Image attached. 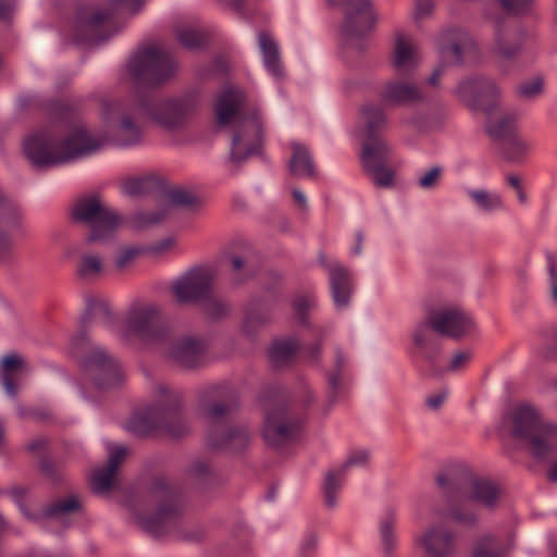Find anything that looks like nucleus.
I'll use <instances>...</instances> for the list:
<instances>
[{
  "mask_svg": "<svg viewBox=\"0 0 557 557\" xmlns=\"http://www.w3.org/2000/svg\"><path fill=\"white\" fill-rule=\"evenodd\" d=\"M299 344L294 338H282L273 342L269 351L272 364L276 368L288 364L295 357Z\"/></svg>",
  "mask_w": 557,
  "mask_h": 557,
  "instance_id": "34",
  "label": "nucleus"
},
{
  "mask_svg": "<svg viewBox=\"0 0 557 557\" xmlns=\"http://www.w3.org/2000/svg\"><path fill=\"white\" fill-rule=\"evenodd\" d=\"M82 508L77 496L72 495L64 499L57 500L44 510L46 518H61L62 516L78 512Z\"/></svg>",
  "mask_w": 557,
  "mask_h": 557,
  "instance_id": "36",
  "label": "nucleus"
},
{
  "mask_svg": "<svg viewBox=\"0 0 557 557\" xmlns=\"http://www.w3.org/2000/svg\"><path fill=\"white\" fill-rule=\"evenodd\" d=\"M314 298L311 296H299L293 302V309L302 322L306 319L307 312L314 306Z\"/></svg>",
  "mask_w": 557,
  "mask_h": 557,
  "instance_id": "56",
  "label": "nucleus"
},
{
  "mask_svg": "<svg viewBox=\"0 0 557 557\" xmlns=\"http://www.w3.org/2000/svg\"><path fill=\"white\" fill-rule=\"evenodd\" d=\"M1 381H2V385L5 389V392L8 393V395L15 396L17 393V387L14 382L13 375L1 374Z\"/></svg>",
  "mask_w": 557,
  "mask_h": 557,
  "instance_id": "63",
  "label": "nucleus"
},
{
  "mask_svg": "<svg viewBox=\"0 0 557 557\" xmlns=\"http://www.w3.org/2000/svg\"><path fill=\"white\" fill-rule=\"evenodd\" d=\"M103 271V263L100 257L96 255L82 253L77 261L76 274L84 281H94L98 278Z\"/></svg>",
  "mask_w": 557,
  "mask_h": 557,
  "instance_id": "35",
  "label": "nucleus"
},
{
  "mask_svg": "<svg viewBox=\"0 0 557 557\" xmlns=\"http://www.w3.org/2000/svg\"><path fill=\"white\" fill-rule=\"evenodd\" d=\"M315 547H317V537L314 535H310L309 537L306 539V541L304 542V544L301 546V554L305 557H309L314 552Z\"/></svg>",
  "mask_w": 557,
  "mask_h": 557,
  "instance_id": "64",
  "label": "nucleus"
},
{
  "mask_svg": "<svg viewBox=\"0 0 557 557\" xmlns=\"http://www.w3.org/2000/svg\"><path fill=\"white\" fill-rule=\"evenodd\" d=\"M500 7L509 14L520 15L532 10L534 0H497Z\"/></svg>",
  "mask_w": 557,
  "mask_h": 557,
  "instance_id": "52",
  "label": "nucleus"
},
{
  "mask_svg": "<svg viewBox=\"0 0 557 557\" xmlns=\"http://www.w3.org/2000/svg\"><path fill=\"white\" fill-rule=\"evenodd\" d=\"M522 50L521 36L518 30L505 23H497L491 53L499 66H506L517 61L521 57Z\"/></svg>",
  "mask_w": 557,
  "mask_h": 557,
  "instance_id": "21",
  "label": "nucleus"
},
{
  "mask_svg": "<svg viewBox=\"0 0 557 557\" xmlns=\"http://www.w3.org/2000/svg\"><path fill=\"white\" fill-rule=\"evenodd\" d=\"M430 557H453L456 535L441 527L429 528L418 540Z\"/></svg>",
  "mask_w": 557,
  "mask_h": 557,
  "instance_id": "25",
  "label": "nucleus"
},
{
  "mask_svg": "<svg viewBox=\"0 0 557 557\" xmlns=\"http://www.w3.org/2000/svg\"><path fill=\"white\" fill-rule=\"evenodd\" d=\"M539 354L546 360L557 361V329H553L545 334Z\"/></svg>",
  "mask_w": 557,
  "mask_h": 557,
  "instance_id": "48",
  "label": "nucleus"
},
{
  "mask_svg": "<svg viewBox=\"0 0 557 557\" xmlns=\"http://www.w3.org/2000/svg\"><path fill=\"white\" fill-rule=\"evenodd\" d=\"M168 197L171 203H173L176 207L194 208L195 206L198 205L197 197L186 189H171L168 193Z\"/></svg>",
  "mask_w": 557,
  "mask_h": 557,
  "instance_id": "44",
  "label": "nucleus"
},
{
  "mask_svg": "<svg viewBox=\"0 0 557 557\" xmlns=\"http://www.w3.org/2000/svg\"><path fill=\"white\" fill-rule=\"evenodd\" d=\"M292 157L288 162L289 172L294 176L313 178L315 168L312 157L307 147L294 143L292 145Z\"/></svg>",
  "mask_w": 557,
  "mask_h": 557,
  "instance_id": "32",
  "label": "nucleus"
},
{
  "mask_svg": "<svg viewBox=\"0 0 557 557\" xmlns=\"http://www.w3.org/2000/svg\"><path fill=\"white\" fill-rule=\"evenodd\" d=\"M381 100L389 106H408L422 102L425 98L417 84L409 79L395 78L385 83Z\"/></svg>",
  "mask_w": 557,
  "mask_h": 557,
  "instance_id": "23",
  "label": "nucleus"
},
{
  "mask_svg": "<svg viewBox=\"0 0 557 557\" xmlns=\"http://www.w3.org/2000/svg\"><path fill=\"white\" fill-rule=\"evenodd\" d=\"M320 263L327 269L334 302L338 307H345L349 302L351 282L347 269L341 263L329 264L324 253L319 255Z\"/></svg>",
  "mask_w": 557,
  "mask_h": 557,
  "instance_id": "31",
  "label": "nucleus"
},
{
  "mask_svg": "<svg viewBox=\"0 0 557 557\" xmlns=\"http://www.w3.org/2000/svg\"><path fill=\"white\" fill-rule=\"evenodd\" d=\"M369 459V454L366 450H358L352 453L346 462L337 471L327 472L324 484V502L329 508H334L337 504V493L339 492L346 471L352 466L366 465Z\"/></svg>",
  "mask_w": 557,
  "mask_h": 557,
  "instance_id": "29",
  "label": "nucleus"
},
{
  "mask_svg": "<svg viewBox=\"0 0 557 557\" xmlns=\"http://www.w3.org/2000/svg\"><path fill=\"white\" fill-rule=\"evenodd\" d=\"M166 216L164 210L141 211L134 215V223L137 227H148L162 222Z\"/></svg>",
  "mask_w": 557,
  "mask_h": 557,
  "instance_id": "49",
  "label": "nucleus"
},
{
  "mask_svg": "<svg viewBox=\"0 0 557 557\" xmlns=\"http://www.w3.org/2000/svg\"><path fill=\"white\" fill-rule=\"evenodd\" d=\"M471 359V352L469 351H457L448 366V371L456 372L466 367V364Z\"/></svg>",
  "mask_w": 557,
  "mask_h": 557,
  "instance_id": "59",
  "label": "nucleus"
},
{
  "mask_svg": "<svg viewBox=\"0 0 557 557\" xmlns=\"http://www.w3.org/2000/svg\"><path fill=\"white\" fill-rule=\"evenodd\" d=\"M528 148L529 145L515 134L509 139H506L504 153L509 160L513 161L522 157L527 152Z\"/></svg>",
  "mask_w": 557,
  "mask_h": 557,
  "instance_id": "46",
  "label": "nucleus"
},
{
  "mask_svg": "<svg viewBox=\"0 0 557 557\" xmlns=\"http://www.w3.org/2000/svg\"><path fill=\"white\" fill-rule=\"evenodd\" d=\"M268 321H269L268 317H260L256 312H248L245 318L243 327H244L245 333L250 335L253 333V331L258 326L263 325Z\"/></svg>",
  "mask_w": 557,
  "mask_h": 557,
  "instance_id": "58",
  "label": "nucleus"
},
{
  "mask_svg": "<svg viewBox=\"0 0 557 557\" xmlns=\"http://www.w3.org/2000/svg\"><path fill=\"white\" fill-rule=\"evenodd\" d=\"M71 215L74 222L89 227L90 232L85 238L86 244L107 240L120 223L119 214L104 206L96 195L77 199Z\"/></svg>",
  "mask_w": 557,
  "mask_h": 557,
  "instance_id": "9",
  "label": "nucleus"
},
{
  "mask_svg": "<svg viewBox=\"0 0 557 557\" xmlns=\"http://www.w3.org/2000/svg\"><path fill=\"white\" fill-rule=\"evenodd\" d=\"M447 42L441 45V54L444 63L440 64L431 74L428 83L437 86L441 76L446 71V63L462 64L478 55V47L472 37L462 30L453 29L446 35Z\"/></svg>",
  "mask_w": 557,
  "mask_h": 557,
  "instance_id": "17",
  "label": "nucleus"
},
{
  "mask_svg": "<svg viewBox=\"0 0 557 557\" xmlns=\"http://www.w3.org/2000/svg\"><path fill=\"white\" fill-rule=\"evenodd\" d=\"M176 64L164 49L146 47L139 50L128 63V72L138 84L159 86L172 77Z\"/></svg>",
  "mask_w": 557,
  "mask_h": 557,
  "instance_id": "11",
  "label": "nucleus"
},
{
  "mask_svg": "<svg viewBox=\"0 0 557 557\" xmlns=\"http://www.w3.org/2000/svg\"><path fill=\"white\" fill-rule=\"evenodd\" d=\"M203 300L205 313L211 319H221L230 311V306L221 299L208 296V298Z\"/></svg>",
  "mask_w": 557,
  "mask_h": 557,
  "instance_id": "47",
  "label": "nucleus"
},
{
  "mask_svg": "<svg viewBox=\"0 0 557 557\" xmlns=\"http://www.w3.org/2000/svg\"><path fill=\"white\" fill-rule=\"evenodd\" d=\"M499 94V89L495 82L483 76L463 79L456 88V95L461 100L482 107L485 106V102L488 99H496Z\"/></svg>",
  "mask_w": 557,
  "mask_h": 557,
  "instance_id": "24",
  "label": "nucleus"
},
{
  "mask_svg": "<svg viewBox=\"0 0 557 557\" xmlns=\"http://www.w3.org/2000/svg\"><path fill=\"white\" fill-rule=\"evenodd\" d=\"M177 40L186 48L194 49L205 44V36L193 28L180 29L176 32Z\"/></svg>",
  "mask_w": 557,
  "mask_h": 557,
  "instance_id": "45",
  "label": "nucleus"
},
{
  "mask_svg": "<svg viewBox=\"0 0 557 557\" xmlns=\"http://www.w3.org/2000/svg\"><path fill=\"white\" fill-rule=\"evenodd\" d=\"M487 134L498 140H506L516 134V119L512 115H505L497 121L488 122Z\"/></svg>",
  "mask_w": 557,
  "mask_h": 557,
  "instance_id": "37",
  "label": "nucleus"
},
{
  "mask_svg": "<svg viewBox=\"0 0 557 557\" xmlns=\"http://www.w3.org/2000/svg\"><path fill=\"white\" fill-rule=\"evenodd\" d=\"M246 107V96L236 87L225 88L214 106L216 124L233 128L228 157L233 173L251 156L258 154L262 146L261 121L255 112L247 115Z\"/></svg>",
  "mask_w": 557,
  "mask_h": 557,
  "instance_id": "2",
  "label": "nucleus"
},
{
  "mask_svg": "<svg viewBox=\"0 0 557 557\" xmlns=\"http://www.w3.org/2000/svg\"><path fill=\"white\" fill-rule=\"evenodd\" d=\"M232 270L237 274L235 277L236 283H242L246 278H249L255 275L256 273V267L252 263V260L250 257L245 256H236L233 255L230 258Z\"/></svg>",
  "mask_w": 557,
  "mask_h": 557,
  "instance_id": "39",
  "label": "nucleus"
},
{
  "mask_svg": "<svg viewBox=\"0 0 557 557\" xmlns=\"http://www.w3.org/2000/svg\"><path fill=\"white\" fill-rule=\"evenodd\" d=\"M548 272H549V295L553 301L557 305V269L555 262L552 258L548 261Z\"/></svg>",
  "mask_w": 557,
  "mask_h": 557,
  "instance_id": "61",
  "label": "nucleus"
},
{
  "mask_svg": "<svg viewBox=\"0 0 557 557\" xmlns=\"http://www.w3.org/2000/svg\"><path fill=\"white\" fill-rule=\"evenodd\" d=\"M360 113L366 135L361 152L363 169L377 187H389L394 180V171L389 166L392 150L381 136V132L387 127L386 115L374 103L363 104Z\"/></svg>",
  "mask_w": 557,
  "mask_h": 557,
  "instance_id": "7",
  "label": "nucleus"
},
{
  "mask_svg": "<svg viewBox=\"0 0 557 557\" xmlns=\"http://www.w3.org/2000/svg\"><path fill=\"white\" fill-rule=\"evenodd\" d=\"M144 0H109V8H91L83 10L74 29V39L77 42H99L107 36L103 27L117 12L138 13L144 7Z\"/></svg>",
  "mask_w": 557,
  "mask_h": 557,
  "instance_id": "10",
  "label": "nucleus"
},
{
  "mask_svg": "<svg viewBox=\"0 0 557 557\" xmlns=\"http://www.w3.org/2000/svg\"><path fill=\"white\" fill-rule=\"evenodd\" d=\"M422 349V357L425 362L430 366V369L434 375L440 374L441 372L435 369L436 358L440 354L441 347L438 343L433 339L431 336V332L426 335V341L424 347H419Z\"/></svg>",
  "mask_w": 557,
  "mask_h": 557,
  "instance_id": "42",
  "label": "nucleus"
},
{
  "mask_svg": "<svg viewBox=\"0 0 557 557\" xmlns=\"http://www.w3.org/2000/svg\"><path fill=\"white\" fill-rule=\"evenodd\" d=\"M543 85V79L541 77H535L531 81L521 83L517 87V94L523 99H534L542 94Z\"/></svg>",
  "mask_w": 557,
  "mask_h": 557,
  "instance_id": "50",
  "label": "nucleus"
},
{
  "mask_svg": "<svg viewBox=\"0 0 557 557\" xmlns=\"http://www.w3.org/2000/svg\"><path fill=\"white\" fill-rule=\"evenodd\" d=\"M523 445L533 458L544 460L557 451V425L545 421Z\"/></svg>",
  "mask_w": 557,
  "mask_h": 557,
  "instance_id": "30",
  "label": "nucleus"
},
{
  "mask_svg": "<svg viewBox=\"0 0 557 557\" xmlns=\"http://www.w3.org/2000/svg\"><path fill=\"white\" fill-rule=\"evenodd\" d=\"M21 213L17 205L0 190V260L5 259L12 248L10 233L18 227Z\"/></svg>",
  "mask_w": 557,
  "mask_h": 557,
  "instance_id": "26",
  "label": "nucleus"
},
{
  "mask_svg": "<svg viewBox=\"0 0 557 557\" xmlns=\"http://www.w3.org/2000/svg\"><path fill=\"white\" fill-rule=\"evenodd\" d=\"M212 276L209 271L197 268L176 280L172 287L175 300L182 305L202 301L210 296Z\"/></svg>",
  "mask_w": 557,
  "mask_h": 557,
  "instance_id": "19",
  "label": "nucleus"
},
{
  "mask_svg": "<svg viewBox=\"0 0 557 557\" xmlns=\"http://www.w3.org/2000/svg\"><path fill=\"white\" fill-rule=\"evenodd\" d=\"M442 168L436 165L431 168L426 173H424L418 181V184L423 189L434 188L441 176H442Z\"/></svg>",
  "mask_w": 557,
  "mask_h": 557,
  "instance_id": "55",
  "label": "nucleus"
},
{
  "mask_svg": "<svg viewBox=\"0 0 557 557\" xmlns=\"http://www.w3.org/2000/svg\"><path fill=\"white\" fill-rule=\"evenodd\" d=\"M469 196L476 206L485 211H491L502 207V199L497 195H492L486 190H471Z\"/></svg>",
  "mask_w": 557,
  "mask_h": 557,
  "instance_id": "40",
  "label": "nucleus"
},
{
  "mask_svg": "<svg viewBox=\"0 0 557 557\" xmlns=\"http://www.w3.org/2000/svg\"><path fill=\"white\" fill-rule=\"evenodd\" d=\"M447 396H448V391L443 389V391L438 392L437 394L429 396L425 399V404L430 409L437 410L443 406Z\"/></svg>",
  "mask_w": 557,
  "mask_h": 557,
  "instance_id": "62",
  "label": "nucleus"
},
{
  "mask_svg": "<svg viewBox=\"0 0 557 557\" xmlns=\"http://www.w3.org/2000/svg\"><path fill=\"white\" fill-rule=\"evenodd\" d=\"M258 38L267 69L275 76L281 75L282 67L277 44L273 37L265 32H260Z\"/></svg>",
  "mask_w": 557,
  "mask_h": 557,
  "instance_id": "33",
  "label": "nucleus"
},
{
  "mask_svg": "<svg viewBox=\"0 0 557 557\" xmlns=\"http://www.w3.org/2000/svg\"><path fill=\"white\" fill-rule=\"evenodd\" d=\"M395 518L393 515H388L382 522H381V536L382 542L384 545V550L387 556L391 555L394 546H395V539L393 535V529H394Z\"/></svg>",
  "mask_w": 557,
  "mask_h": 557,
  "instance_id": "51",
  "label": "nucleus"
},
{
  "mask_svg": "<svg viewBox=\"0 0 557 557\" xmlns=\"http://www.w3.org/2000/svg\"><path fill=\"white\" fill-rule=\"evenodd\" d=\"M430 329L441 335L460 338L472 332L474 323L467 313L457 308L432 311L413 332V342L417 347H424Z\"/></svg>",
  "mask_w": 557,
  "mask_h": 557,
  "instance_id": "13",
  "label": "nucleus"
},
{
  "mask_svg": "<svg viewBox=\"0 0 557 557\" xmlns=\"http://www.w3.org/2000/svg\"><path fill=\"white\" fill-rule=\"evenodd\" d=\"M346 358L341 348L335 351V370L329 375L330 397L334 398L341 385L342 373L346 366Z\"/></svg>",
  "mask_w": 557,
  "mask_h": 557,
  "instance_id": "41",
  "label": "nucleus"
},
{
  "mask_svg": "<svg viewBox=\"0 0 557 557\" xmlns=\"http://www.w3.org/2000/svg\"><path fill=\"white\" fill-rule=\"evenodd\" d=\"M236 408L235 398L225 395L222 388L205 391L200 410L209 426L207 441L211 448L237 453L249 446L251 433L246 425L225 423Z\"/></svg>",
  "mask_w": 557,
  "mask_h": 557,
  "instance_id": "3",
  "label": "nucleus"
},
{
  "mask_svg": "<svg viewBox=\"0 0 557 557\" xmlns=\"http://www.w3.org/2000/svg\"><path fill=\"white\" fill-rule=\"evenodd\" d=\"M114 317L109 304L100 298H88L86 309L82 318V331L73 338L72 344L77 350H85L89 344L87 339V329L91 326L110 327L113 324Z\"/></svg>",
  "mask_w": 557,
  "mask_h": 557,
  "instance_id": "20",
  "label": "nucleus"
},
{
  "mask_svg": "<svg viewBox=\"0 0 557 557\" xmlns=\"http://www.w3.org/2000/svg\"><path fill=\"white\" fill-rule=\"evenodd\" d=\"M147 504L156 505L152 515H136V522L153 536L165 534L175 527L183 512L180 494L164 479H154L147 493Z\"/></svg>",
  "mask_w": 557,
  "mask_h": 557,
  "instance_id": "8",
  "label": "nucleus"
},
{
  "mask_svg": "<svg viewBox=\"0 0 557 557\" xmlns=\"http://www.w3.org/2000/svg\"><path fill=\"white\" fill-rule=\"evenodd\" d=\"M504 553L497 539L486 535L475 542L471 557H502Z\"/></svg>",
  "mask_w": 557,
  "mask_h": 557,
  "instance_id": "38",
  "label": "nucleus"
},
{
  "mask_svg": "<svg viewBox=\"0 0 557 557\" xmlns=\"http://www.w3.org/2000/svg\"><path fill=\"white\" fill-rule=\"evenodd\" d=\"M140 250L135 247H124L120 250L114 265L116 270L123 271L139 256Z\"/></svg>",
  "mask_w": 557,
  "mask_h": 557,
  "instance_id": "53",
  "label": "nucleus"
},
{
  "mask_svg": "<svg viewBox=\"0 0 557 557\" xmlns=\"http://www.w3.org/2000/svg\"><path fill=\"white\" fill-rule=\"evenodd\" d=\"M2 373L13 375V372L23 367V359L16 354H11L2 359Z\"/></svg>",
  "mask_w": 557,
  "mask_h": 557,
  "instance_id": "57",
  "label": "nucleus"
},
{
  "mask_svg": "<svg viewBox=\"0 0 557 557\" xmlns=\"http://www.w3.org/2000/svg\"><path fill=\"white\" fill-rule=\"evenodd\" d=\"M159 400L135 412L127 421V430L136 436L168 435L182 437L189 432V424L182 409V394L166 386L157 389Z\"/></svg>",
  "mask_w": 557,
  "mask_h": 557,
  "instance_id": "5",
  "label": "nucleus"
},
{
  "mask_svg": "<svg viewBox=\"0 0 557 557\" xmlns=\"http://www.w3.org/2000/svg\"><path fill=\"white\" fill-rule=\"evenodd\" d=\"M195 110L196 103L190 99L154 100L143 97L132 102H106L102 117L108 123H116V140L121 146H133L141 141V120L145 115L163 128L175 129L182 127Z\"/></svg>",
  "mask_w": 557,
  "mask_h": 557,
  "instance_id": "1",
  "label": "nucleus"
},
{
  "mask_svg": "<svg viewBox=\"0 0 557 557\" xmlns=\"http://www.w3.org/2000/svg\"><path fill=\"white\" fill-rule=\"evenodd\" d=\"M434 9L432 0H416L414 2V18L422 20L429 16Z\"/></svg>",
  "mask_w": 557,
  "mask_h": 557,
  "instance_id": "60",
  "label": "nucleus"
},
{
  "mask_svg": "<svg viewBox=\"0 0 557 557\" xmlns=\"http://www.w3.org/2000/svg\"><path fill=\"white\" fill-rule=\"evenodd\" d=\"M420 57L411 40L404 34L397 33L392 53V66L399 76L411 75L419 66Z\"/></svg>",
  "mask_w": 557,
  "mask_h": 557,
  "instance_id": "27",
  "label": "nucleus"
},
{
  "mask_svg": "<svg viewBox=\"0 0 557 557\" xmlns=\"http://www.w3.org/2000/svg\"><path fill=\"white\" fill-rule=\"evenodd\" d=\"M152 184V178L148 176L129 178L124 182L123 190L129 196H138L148 193Z\"/></svg>",
  "mask_w": 557,
  "mask_h": 557,
  "instance_id": "43",
  "label": "nucleus"
},
{
  "mask_svg": "<svg viewBox=\"0 0 557 557\" xmlns=\"http://www.w3.org/2000/svg\"><path fill=\"white\" fill-rule=\"evenodd\" d=\"M331 5L343 10V35L348 47L367 36L374 27L376 16L372 0H327Z\"/></svg>",
  "mask_w": 557,
  "mask_h": 557,
  "instance_id": "14",
  "label": "nucleus"
},
{
  "mask_svg": "<svg viewBox=\"0 0 557 557\" xmlns=\"http://www.w3.org/2000/svg\"><path fill=\"white\" fill-rule=\"evenodd\" d=\"M161 346L168 358L185 369L201 367L209 350L208 339L195 335H184L175 338H170L169 335Z\"/></svg>",
  "mask_w": 557,
  "mask_h": 557,
  "instance_id": "16",
  "label": "nucleus"
},
{
  "mask_svg": "<svg viewBox=\"0 0 557 557\" xmlns=\"http://www.w3.org/2000/svg\"><path fill=\"white\" fill-rule=\"evenodd\" d=\"M126 333L148 344L162 345L170 335L160 308L152 304H134L125 319Z\"/></svg>",
  "mask_w": 557,
  "mask_h": 557,
  "instance_id": "12",
  "label": "nucleus"
},
{
  "mask_svg": "<svg viewBox=\"0 0 557 557\" xmlns=\"http://www.w3.org/2000/svg\"><path fill=\"white\" fill-rule=\"evenodd\" d=\"M436 484L447 499L449 517L459 523H475V513L467 507L470 502L493 507L499 497V488L494 482L473 479L462 471L440 473L436 476Z\"/></svg>",
  "mask_w": 557,
  "mask_h": 557,
  "instance_id": "4",
  "label": "nucleus"
},
{
  "mask_svg": "<svg viewBox=\"0 0 557 557\" xmlns=\"http://www.w3.org/2000/svg\"><path fill=\"white\" fill-rule=\"evenodd\" d=\"M186 474L193 479L201 480L211 474V467L207 460L197 459L188 467Z\"/></svg>",
  "mask_w": 557,
  "mask_h": 557,
  "instance_id": "54",
  "label": "nucleus"
},
{
  "mask_svg": "<svg viewBox=\"0 0 557 557\" xmlns=\"http://www.w3.org/2000/svg\"><path fill=\"white\" fill-rule=\"evenodd\" d=\"M100 147L83 127L75 128L64 140L57 139L50 132L36 134L25 140L24 151L36 166H51L70 162L95 152Z\"/></svg>",
  "mask_w": 557,
  "mask_h": 557,
  "instance_id": "6",
  "label": "nucleus"
},
{
  "mask_svg": "<svg viewBox=\"0 0 557 557\" xmlns=\"http://www.w3.org/2000/svg\"><path fill=\"white\" fill-rule=\"evenodd\" d=\"M86 373L100 389L116 386L122 381V369L117 360L98 346L90 347L83 361Z\"/></svg>",
  "mask_w": 557,
  "mask_h": 557,
  "instance_id": "18",
  "label": "nucleus"
},
{
  "mask_svg": "<svg viewBox=\"0 0 557 557\" xmlns=\"http://www.w3.org/2000/svg\"><path fill=\"white\" fill-rule=\"evenodd\" d=\"M505 421L510 426V435L523 444L544 423L542 414L537 409L528 404L515 407Z\"/></svg>",
  "mask_w": 557,
  "mask_h": 557,
  "instance_id": "22",
  "label": "nucleus"
},
{
  "mask_svg": "<svg viewBox=\"0 0 557 557\" xmlns=\"http://www.w3.org/2000/svg\"><path fill=\"white\" fill-rule=\"evenodd\" d=\"M127 455L126 447L116 446L110 449L106 467L96 469L90 478V487L96 494H103L111 490L115 482L116 473Z\"/></svg>",
  "mask_w": 557,
  "mask_h": 557,
  "instance_id": "28",
  "label": "nucleus"
},
{
  "mask_svg": "<svg viewBox=\"0 0 557 557\" xmlns=\"http://www.w3.org/2000/svg\"><path fill=\"white\" fill-rule=\"evenodd\" d=\"M301 423V419L289 407L278 405L268 411L264 417L263 438L269 446L280 448L298 438Z\"/></svg>",
  "mask_w": 557,
  "mask_h": 557,
  "instance_id": "15",
  "label": "nucleus"
}]
</instances>
